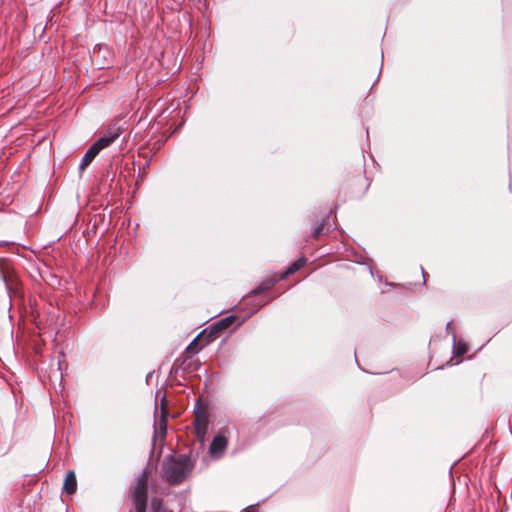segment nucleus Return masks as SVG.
I'll use <instances>...</instances> for the list:
<instances>
[{"label":"nucleus","instance_id":"nucleus-1","mask_svg":"<svg viewBox=\"0 0 512 512\" xmlns=\"http://www.w3.org/2000/svg\"><path fill=\"white\" fill-rule=\"evenodd\" d=\"M195 467V459L190 455H169L161 464V477L169 485L177 486L187 480Z\"/></svg>","mask_w":512,"mask_h":512},{"label":"nucleus","instance_id":"nucleus-2","mask_svg":"<svg viewBox=\"0 0 512 512\" xmlns=\"http://www.w3.org/2000/svg\"><path fill=\"white\" fill-rule=\"evenodd\" d=\"M0 279L5 283L9 292L18 293L20 280L18 273L11 260L0 258Z\"/></svg>","mask_w":512,"mask_h":512},{"label":"nucleus","instance_id":"nucleus-3","mask_svg":"<svg viewBox=\"0 0 512 512\" xmlns=\"http://www.w3.org/2000/svg\"><path fill=\"white\" fill-rule=\"evenodd\" d=\"M148 477L144 472L137 480V484L133 489L132 500L134 510L130 512H146L148 500Z\"/></svg>","mask_w":512,"mask_h":512},{"label":"nucleus","instance_id":"nucleus-4","mask_svg":"<svg viewBox=\"0 0 512 512\" xmlns=\"http://www.w3.org/2000/svg\"><path fill=\"white\" fill-rule=\"evenodd\" d=\"M236 320V316L231 315L220 319L213 323L208 328L202 331V336L205 337V343H211L220 337L221 333L228 329Z\"/></svg>","mask_w":512,"mask_h":512},{"label":"nucleus","instance_id":"nucleus-5","mask_svg":"<svg viewBox=\"0 0 512 512\" xmlns=\"http://www.w3.org/2000/svg\"><path fill=\"white\" fill-rule=\"evenodd\" d=\"M209 425V412L206 408H199L195 411L193 426L195 436L199 442L204 443Z\"/></svg>","mask_w":512,"mask_h":512},{"label":"nucleus","instance_id":"nucleus-6","mask_svg":"<svg viewBox=\"0 0 512 512\" xmlns=\"http://www.w3.org/2000/svg\"><path fill=\"white\" fill-rule=\"evenodd\" d=\"M102 142L105 141L97 140L94 144L90 146V148L84 154L79 167L81 171L85 170L89 166V164L94 160V158L98 155V153L103 149L104 143Z\"/></svg>","mask_w":512,"mask_h":512},{"label":"nucleus","instance_id":"nucleus-7","mask_svg":"<svg viewBox=\"0 0 512 512\" xmlns=\"http://www.w3.org/2000/svg\"><path fill=\"white\" fill-rule=\"evenodd\" d=\"M228 440L223 435H216L209 447L211 456L219 458L227 448Z\"/></svg>","mask_w":512,"mask_h":512},{"label":"nucleus","instance_id":"nucleus-8","mask_svg":"<svg viewBox=\"0 0 512 512\" xmlns=\"http://www.w3.org/2000/svg\"><path fill=\"white\" fill-rule=\"evenodd\" d=\"M208 343H205V337L202 336V332L187 346L185 349L184 354L187 357H190V355L197 353L200 349H202L205 345Z\"/></svg>","mask_w":512,"mask_h":512},{"label":"nucleus","instance_id":"nucleus-9","mask_svg":"<svg viewBox=\"0 0 512 512\" xmlns=\"http://www.w3.org/2000/svg\"><path fill=\"white\" fill-rule=\"evenodd\" d=\"M77 490V480L74 471H69L64 479L63 491L68 495H73Z\"/></svg>","mask_w":512,"mask_h":512},{"label":"nucleus","instance_id":"nucleus-10","mask_svg":"<svg viewBox=\"0 0 512 512\" xmlns=\"http://www.w3.org/2000/svg\"><path fill=\"white\" fill-rule=\"evenodd\" d=\"M280 280H281L280 274L269 277V278L265 279L264 281H262V283L257 288H255L251 292V294L258 295L265 291H268V290L272 289L274 287V285Z\"/></svg>","mask_w":512,"mask_h":512},{"label":"nucleus","instance_id":"nucleus-11","mask_svg":"<svg viewBox=\"0 0 512 512\" xmlns=\"http://www.w3.org/2000/svg\"><path fill=\"white\" fill-rule=\"evenodd\" d=\"M122 133V130L120 127H110L106 134L99 138L98 140H104L105 142H103V149L108 147L110 144H112L119 136L120 134Z\"/></svg>","mask_w":512,"mask_h":512},{"label":"nucleus","instance_id":"nucleus-12","mask_svg":"<svg viewBox=\"0 0 512 512\" xmlns=\"http://www.w3.org/2000/svg\"><path fill=\"white\" fill-rule=\"evenodd\" d=\"M307 259L305 257H300L296 261H294L284 272L280 274V279H285L288 276L292 275L299 269L305 266Z\"/></svg>","mask_w":512,"mask_h":512},{"label":"nucleus","instance_id":"nucleus-13","mask_svg":"<svg viewBox=\"0 0 512 512\" xmlns=\"http://www.w3.org/2000/svg\"><path fill=\"white\" fill-rule=\"evenodd\" d=\"M307 259L305 257H300L296 261H294L284 272L280 274V279H285L288 276L292 275L299 269L305 266Z\"/></svg>","mask_w":512,"mask_h":512},{"label":"nucleus","instance_id":"nucleus-14","mask_svg":"<svg viewBox=\"0 0 512 512\" xmlns=\"http://www.w3.org/2000/svg\"><path fill=\"white\" fill-rule=\"evenodd\" d=\"M151 508H152L153 512H164L163 511V500L158 497L152 498Z\"/></svg>","mask_w":512,"mask_h":512},{"label":"nucleus","instance_id":"nucleus-15","mask_svg":"<svg viewBox=\"0 0 512 512\" xmlns=\"http://www.w3.org/2000/svg\"><path fill=\"white\" fill-rule=\"evenodd\" d=\"M326 223L327 218L323 219L322 222L314 229L312 233L313 238L318 239L324 233Z\"/></svg>","mask_w":512,"mask_h":512},{"label":"nucleus","instance_id":"nucleus-16","mask_svg":"<svg viewBox=\"0 0 512 512\" xmlns=\"http://www.w3.org/2000/svg\"><path fill=\"white\" fill-rule=\"evenodd\" d=\"M161 419H160V422H159V425H160V428L163 430V431H166V415H167V408L164 404V399L162 400V403H161Z\"/></svg>","mask_w":512,"mask_h":512},{"label":"nucleus","instance_id":"nucleus-17","mask_svg":"<svg viewBox=\"0 0 512 512\" xmlns=\"http://www.w3.org/2000/svg\"><path fill=\"white\" fill-rule=\"evenodd\" d=\"M468 351L466 344L458 343L456 346V355L462 356Z\"/></svg>","mask_w":512,"mask_h":512},{"label":"nucleus","instance_id":"nucleus-18","mask_svg":"<svg viewBox=\"0 0 512 512\" xmlns=\"http://www.w3.org/2000/svg\"><path fill=\"white\" fill-rule=\"evenodd\" d=\"M247 512H257L254 507H250L249 510H247Z\"/></svg>","mask_w":512,"mask_h":512}]
</instances>
